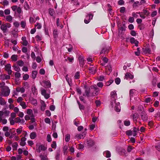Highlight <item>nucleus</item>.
I'll use <instances>...</instances> for the list:
<instances>
[{
    "label": "nucleus",
    "instance_id": "obj_1",
    "mask_svg": "<svg viewBox=\"0 0 160 160\" xmlns=\"http://www.w3.org/2000/svg\"><path fill=\"white\" fill-rule=\"evenodd\" d=\"M137 13L138 14L140 15V17L142 19H145L146 18L145 15L146 16H148L150 14V12L148 10L145 9L143 10L142 12H138Z\"/></svg>",
    "mask_w": 160,
    "mask_h": 160
},
{
    "label": "nucleus",
    "instance_id": "obj_2",
    "mask_svg": "<svg viewBox=\"0 0 160 160\" xmlns=\"http://www.w3.org/2000/svg\"><path fill=\"white\" fill-rule=\"evenodd\" d=\"M111 104L113 107V102L115 101L117 98V94L115 91L112 92L111 93Z\"/></svg>",
    "mask_w": 160,
    "mask_h": 160
},
{
    "label": "nucleus",
    "instance_id": "obj_3",
    "mask_svg": "<svg viewBox=\"0 0 160 160\" xmlns=\"http://www.w3.org/2000/svg\"><path fill=\"white\" fill-rule=\"evenodd\" d=\"M11 27V25L9 23H6L2 24L0 27L2 31L3 32H6L8 28H10Z\"/></svg>",
    "mask_w": 160,
    "mask_h": 160
},
{
    "label": "nucleus",
    "instance_id": "obj_4",
    "mask_svg": "<svg viewBox=\"0 0 160 160\" xmlns=\"http://www.w3.org/2000/svg\"><path fill=\"white\" fill-rule=\"evenodd\" d=\"M141 117L142 120L144 121H146L148 119V116L147 114L144 111H143L141 113Z\"/></svg>",
    "mask_w": 160,
    "mask_h": 160
},
{
    "label": "nucleus",
    "instance_id": "obj_5",
    "mask_svg": "<svg viewBox=\"0 0 160 160\" xmlns=\"http://www.w3.org/2000/svg\"><path fill=\"white\" fill-rule=\"evenodd\" d=\"M11 68V64L9 63H8L5 66V70L7 72L9 75L11 74L12 72Z\"/></svg>",
    "mask_w": 160,
    "mask_h": 160
},
{
    "label": "nucleus",
    "instance_id": "obj_6",
    "mask_svg": "<svg viewBox=\"0 0 160 160\" xmlns=\"http://www.w3.org/2000/svg\"><path fill=\"white\" fill-rule=\"evenodd\" d=\"M10 92V90L8 88H7L3 90L1 94L4 96L7 97L9 95Z\"/></svg>",
    "mask_w": 160,
    "mask_h": 160
},
{
    "label": "nucleus",
    "instance_id": "obj_7",
    "mask_svg": "<svg viewBox=\"0 0 160 160\" xmlns=\"http://www.w3.org/2000/svg\"><path fill=\"white\" fill-rule=\"evenodd\" d=\"M110 49V47H107L105 46H104L102 48V50L100 52V54H101L102 53H104L105 54L108 53Z\"/></svg>",
    "mask_w": 160,
    "mask_h": 160
},
{
    "label": "nucleus",
    "instance_id": "obj_8",
    "mask_svg": "<svg viewBox=\"0 0 160 160\" xmlns=\"http://www.w3.org/2000/svg\"><path fill=\"white\" fill-rule=\"evenodd\" d=\"M91 89H93L94 90H95V92H92L91 94V95L92 96H95L97 95V93L99 90H98V88H97V86L95 85L93 86H91Z\"/></svg>",
    "mask_w": 160,
    "mask_h": 160
},
{
    "label": "nucleus",
    "instance_id": "obj_9",
    "mask_svg": "<svg viewBox=\"0 0 160 160\" xmlns=\"http://www.w3.org/2000/svg\"><path fill=\"white\" fill-rule=\"evenodd\" d=\"M46 149L47 148L44 145H41L38 146L36 150L37 152L40 153L41 151H45Z\"/></svg>",
    "mask_w": 160,
    "mask_h": 160
},
{
    "label": "nucleus",
    "instance_id": "obj_10",
    "mask_svg": "<svg viewBox=\"0 0 160 160\" xmlns=\"http://www.w3.org/2000/svg\"><path fill=\"white\" fill-rule=\"evenodd\" d=\"M85 88V92L83 94V96L89 97L90 96V88H87L86 87Z\"/></svg>",
    "mask_w": 160,
    "mask_h": 160
},
{
    "label": "nucleus",
    "instance_id": "obj_11",
    "mask_svg": "<svg viewBox=\"0 0 160 160\" xmlns=\"http://www.w3.org/2000/svg\"><path fill=\"white\" fill-rule=\"evenodd\" d=\"M87 144L88 148L92 147L94 144V142L93 140L91 139H87Z\"/></svg>",
    "mask_w": 160,
    "mask_h": 160
},
{
    "label": "nucleus",
    "instance_id": "obj_12",
    "mask_svg": "<svg viewBox=\"0 0 160 160\" xmlns=\"http://www.w3.org/2000/svg\"><path fill=\"white\" fill-rule=\"evenodd\" d=\"M86 132H84L82 134H77L75 136V137L78 139L83 138L85 136Z\"/></svg>",
    "mask_w": 160,
    "mask_h": 160
},
{
    "label": "nucleus",
    "instance_id": "obj_13",
    "mask_svg": "<svg viewBox=\"0 0 160 160\" xmlns=\"http://www.w3.org/2000/svg\"><path fill=\"white\" fill-rule=\"evenodd\" d=\"M112 71L111 66L110 64L107 65L106 67V72L107 74L109 75Z\"/></svg>",
    "mask_w": 160,
    "mask_h": 160
},
{
    "label": "nucleus",
    "instance_id": "obj_14",
    "mask_svg": "<svg viewBox=\"0 0 160 160\" xmlns=\"http://www.w3.org/2000/svg\"><path fill=\"white\" fill-rule=\"evenodd\" d=\"M134 76L130 73H126L124 79H132L133 78Z\"/></svg>",
    "mask_w": 160,
    "mask_h": 160
},
{
    "label": "nucleus",
    "instance_id": "obj_15",
    "mask_svg": "<svg viewBox=\"0 0 160 160\" xmlns=\"http://www.w3.org/2000/svg\"><path fill=\"white\" fill-rule=\"evenodd\" d=\"M42 83L44 84V86H46L47 88H49L51 87V83L49 80H44L42 81Z\"/></svg>",
    "mask_w": 160,
    "mask_h": 160
},
{
    "label": "nucleus",
    "instance_id": "obj_16",
    "mask_svg": "<svg viewBox=\"0 0 160 160\" xmlns=\"http://www.w3.org/2000/svg\"><path fill=\"white\" fill-rule=\"evenodd\" d=\"M10 77L9 75H7L5 74L1 75L0 76V79L2 80H4L5 79H10Z\"/></svg>",
    "mask_w": 160,
    "mask_h": 160
},
{
    "label": "nucleus",
    "instance_id": "obj_17",
    "mask_svg": "<svg viewBox=\"0 0 160 160\" xmlns=\"http://www.w3.org/2000/svg\"><path fill=\"white\" fill-rule=\"evenodd\" d=\"M41 94L46 99H48L50 97L49 94L46 93V91L45 89L41 90Z\"/></svg>",
    "mask_w": 160,
    "mask_h": 160
},
{
    "label": "nucleus",
    "instance_id": "obj_18",
    "mask_svg": "<svg viewBox=\"0 0 160 160\" xmlns=\"http://www.w3.org/2000/svg\"><path fill=\"white\" fill-rule=\"evenodd\" d=\"M130 42L132 44H134L136 46H138V42L135 40V38H131L130 39Z\"/></svg>",
    "mask_w": 160,
    "mask_h": 160
},
{
    "label": "nucleus",
    "instance_id": "obj_19",
    "mask_svg": "<svg viewBox=\"0 0 160 160\" xmlns=\"http://www.w3.org/2000/svg\"><path fill=\"white\" fill-rule=\"evenodd\" d=\"M115 110L117 112H119L121 110V107L120 105V103L118 102L116 104L115 107Z\"/></svg>",
    "mask_w": 160,
    "mask_h": 160
},
{
    "label": "nucleus",
    "instance_id": "obj_20",
    "mask_svg": "<svg viewBox=\"0 0 160 160\" xmlns=\"http://www.w3.org/2000/svg\"><path fill=\"white\" fill-rule=\"evenodd\" d=\"M16 91L17 92H21L22 93H23L25 92V90L23 87H18L16 88Z\"/></svg>",
    "mask_w": 160,
    "mask_h": 160
},
{
    "label": "nucleus",
    "instance_id": "obj_21",
    "mask_svg": "<svg viewBox=\"0 0 160 160\" xmlns=\"http://www.w3.org/2000/svg\"><path fill=\"white\" fill-rule=\"evenodd\" d=\"M78 60L79 62V63L82 66L84 64V60L83 59V58L82 57L80 56L78 57Z\"/></svg>",
    "mask_w": 160,
    "mask_h": 160
},
{
    "label": "nucleus",
    "instance_id": "obj_22",
    "mask_svg": "<svg viewBox=\"0 0 160 160\" xmlns=\"http://www.w3.org/2000/svg\"><path fill=\"white\" fill-rule=\"evenodd\" d=\"M22 44L24 46H26L28 44V42L26 40V38L25 37H23L22 38Z\"/></svg>",
    "mask_w": 160,
    "mask_h": 160
},
{
    "label": "nucleus",
    "instance_id": "obj_23",
    "mask_svg": "<svg viewBox=\"0 0 160 160\" xmlns=\"http://www.w3.org/2000/svg\"><path fill=\"white\" fill-rule=\"evenodd\" d=\"M26 140V138L24 137H23L21 139V141L20 142V145L22 146H24L26 144L25 141Z\"/></svg>",
    "mask_w": 160,
    "mask_h": 160
},
{
    "label": "nucleus",
    "instance_id": "obj_24",
    "mask_svg": "<svg viewBox=\"0 0 160 160\" xmlns=\"http://www.w3.org/2000/svg\"><path fill=\"white\" fill-rule=\"evenodd\" d=\"M36 136V133L35 132H32L30 134V137L31 139H34Z\"/></svg>",
    "mask_w": 160,
    "mask_h": 160
},
{
    "label": "nucleus",
    "instance_id": "obj_25",
    "mask_svg": "<svg viewBox=\"0 0 160 160\" xmlns=\"http://www.w3.org/2000/svg\"><path fill=\"white\" fill-rule=\"evenodd\" d=\"M89 70L90 71V72L92 74H93L95 73L96 72V68L94 67H91L89 68Z\"/></svg>",
    "mask_w": 160,
    "mask_h": 160
},
{
    "label": "nucleus",
    "instance_id": "obj_26",
    "mask_svg": "<svg viewBox=\"0 0 160 160\" xmlns=\"http://www.w3.org/2000/svg\"><path fill=\"white\" fill-rule=\"evenodd\" d=\"M6 103L5 100L2 98H0V104L1 105H4Z\"/></svg>",
    "mask_w": 160,
    "mask_h": 160
},
{
    "label": "nucleus",
    "instance_id": "obj_27",
    "mask_svg": "<svg viewBox=\"0 0 160 160\" xmlns=\"http://www.w3.org/2000/svg\"><path fill=\"white\" fill-rule=\"evenodd\" d=\"M32 91L33 94L35 95V94H37V89L36 88V87L34 86H32Z\"/></svg>",
    "mask_w": 160,
    "mask_h": 160
},
{
    "label": "nucleus",
    "instance_id": "obj_28",
    "mask_svg": "<svg viewBox=\"0 0 160 160\" xmlns=\"http://www.w3.org/2000/svg\"><path fill=\"white\" fill-rule=\"evenodd\" d=\"M133 118L134 121L137 122V119L138 116V115L137 113H135L133 115Z\"/></svg>",
    "mask_w": 160,
    "mask_h": 160
},
{
    "label": "nucleus",
    "instance_id": "obj_29",
    "mask_svg": "<svg viewBox=\"0 0 160 160\" xmlns=\"http://www.w3.org/2000/svg\"><path fill=\"white\" fill-rule=\"evenodd\" d=\"M12 18L10 15H8L6 16V20L7 21L10 22H12Z\"/></svg>",
    "mask_w": 160,
    "mask_h": 160
},
{
    "label": "nucleus",
    "instance_id": "obj_30",
    "mask_svg": "<svg viewBox=\"0 0 160 160\" xmlns=\"http://www.w3.org/2000/svg\"><path fill=\"white\" fill-rule=\"evenodd\" d=\"M0 3L4 6H7L9 4V2L8 0H4L1 2Z\"/></svg>",
    "mask_w": 160,
    "mask_h": 160
},
{
    "label": "nucleus",
    "instance_id": "obj_31",
    "mask_svg": "<svg viewBox=\"0 0 160 160\" xmlns=\"http://www.w3.org/2000/svg\"><path fill=\"white\" fill-rule=\"evenodd\" d=\"M13 67L14 68V69L15 71L17 72H19L20 71V68L18 66H16L15 65H14Z\"/></svg>",
    "mask_w": 160,
    "mask_h": 160
},
{
    "label": "nucleus",
    "instance_id": "obj_32",
    "mask_svg": "<svg viewBox=\"0 0 160 160\" xmlns=\"http://www.w3.org/2000/svg\"><path fill=\"white\" fill-rule=\"evenodd\" d=\"M37 74V72L36 71H33L32 72V76L33 79H35Z\"/></svg>",
    "mask_w": 160,
    "mask_h": 160
},
{
    "label": "nucleus",
    "instance_id": "obj_33",
    "mask_svg": "<svg viewBox=\"0 0 160 160\" xmlns=\"http://www.w3.org/2000/svg\"><path fill=\"white\" fill-rule=\"evenodd\" d=\"M106 153V157L107 158H110L111 156L110 152L108 151H107L104 152Z\"/></svg>",
    "mask_w": 160,
    "mask_h": 160
},
{
    "label": "nucleus",
    "instance_id": "obj_34",
    "mask_svg": "<svg viewBox=\"0 0 160 160\" xmlns=\"http://www.w3.org/2000/svg\"><path fill=\"white\" fill-rule=\"evenodd\" d=\"M24 8L26 10H28L29 8V5L27 2H25L24 5Z\"/></svg>",
    "mask_w": 160,
    "mask_h": 160
},
{
    "label": "nucleus",
    "instance_id": "obj_35",
    "mask_svg": "<svg viewBox=\"0 0 160 160\" xmlns=\"http://www.w3.org/2000/svg\"><path fill=\"white\" fill-rule=\"evenodd\" d=\"M17 55H13L11 57V59L14 61H16L17 60Z\"/></svg>",
    "mask_w": 160,
    "mask_h": 160
},
{
    "label": "nucleus",
    "instance_id": "obj_36",
    "mask_svg": "<svg viewBox=\"0 0 160 160\" xmlns=\"http://www.w3.org/2000/svg\"><path fill=\"white\" fill-rule=\"evenodd\" d=\"M46 107V105L45 104L44 102H43L42 104V105L41 106V110L42 111H44L45 109V108Z\"/></svg>",
    "mask_w": 160,
    "mask_h": 160
},
{
    "label": "nucleus",
    "instance_id": "obj_37",
    "mask_svg": "<svg viewBox=\"0 0 160 160\" xmlns=\"http://www.w3.org/2000/svg\"><path fill=\"white\" fill-rule=\"evenodd\" d=\"M20 105L22 106V108L23 109L26 108L27 106L25 103L24 102H21L20 103Z\"/></svg>",
    "mask_w": 160,
    "mask_h": 160
},
{
    "label": "nucleus",
    "instance_id": "obj_38",
    "mask_svg": "<svg viewBox=\"0 0 160 160\" xmlns=\"http://www.w3.org/2000/svg\"><path fill=\"white\" fill-rule=\"evenodd\" d=\"M18 65L20 66H22L24 65V62L22 60H19L17 62Z\"/></svg>",
    "mask_w": 160,
    "mask_h": 160
},
{
    "label": "nucleus",
    "instance_id": "obj_39",
    "mask_svg": "<svg viewBox=\"0 0 160 160\" xmlns=\"http://www.w3.org/2000/svg\"><path fill=\"white\" fill-rule=\"evenodd\" d=\"M70 134H67L65 136V140L66 142H68L69 141L70 139Z\"/></svg>",
    "mask_w": 160,
    "mask_h": 160
},
{
    "label": "nucleus",
    "instance_id": "obj_40",
    "mask_svg": "<svg viewBox=\"0 0 160 160\" xmlns=\"http://www.w3.org/2000/svg\"><path fill=\"white\" fill-rule=\"evenodd\" d=\"M40 157L41 158V160H48L47 157L46 156L41 155Z\"/></svg>",
    "mask_w": 160,
    "mask_h": 160
},
{
    "label": "nucleus",
    "instance_id": "obj_41",
    "mask_svg": "<svg viewBox=\"0 0 160 160\" xmlns=\"http://www.w3.org/2000/svg\"><path fill=\"white\" fill-rule=\"evenodd\" d=\"M36 40L37 41H40L42 40V37L39 35H37L35 37Z\"/></svg>",
    "mask_w": 160,
    "mask_h": 160
},
{
    "label": "nucleus",
    "instance_id": "obj_42",
    "mask_svg": "<svg viewBox=\"0 0 160 160\" xmlns=\"http://www.w3.org/2000/svg\"><path fill=\"white\" fill-rule=\"evenodd\" d=\"M135 92V90L134 89H132L130 90L129 92L130 97L132 96Z\"/></svg>",
    "mask_w": 160,
    "mask_h": 160
},
{
    "label": "nucleus",
    "instance_id": "obj_43",
    "mask_svg": "<svg viewBox=\"0 0 160 160\" xmlns=\"http://www.w3.org/2000/svg\"><path fill=\"white\" fill-rule=\"evenodd\" d=\"M126 8L125 7H122L120 8V12L121 13H124L125 12Z\"/></svg>",
    "mask_w": 160,
    "mask_h": 160
},
{
    "label": "nucleus",
    "instance_id": "obj_44",
    "mask_svg": "<svg viewBox=\"0 0 160 160\" xmlns=\"http://www.w3.org/2000/svg\"><path fill=\"white\" fill-rule=\"evenodd\" d=\"M49 13L51 16H53L55 13V12L53 9H49Z\"/></svg>",
    "mask_w": 160,
    "mask_h": 160
},
{
    "label": "nucleus",
    "instance_id": "obj_45",
    "mask_svg": "<svg viewBox=\"0 0 160 160\" xmlns=\"http://www.w3.org/2000/svg\"><path fill=\"white\" fill-rule=\"evenodd\" d=\"M115 81L116 83L118 85L120 83L121 80L120 78H117L115 79Z\"/></svg>",
    "mask_w": 160,
    "mask_h": 160
},
{
    "label": "nucleus",
    "instance_id": "obj_46",
    "mask_svg": "<svg viewBox=\"0 0 160 160\" xmlns=\"http://www.w3.org/2000/svg\"><path fill=\"white\" fill-rule=\"evenodd\" d=\"M80 75H79V72H77L74 76V78L76 79H79V78Z\"/></svg>",
    "mask_w": 160,
    "mask_h": 160
},
{
    "label": "nucleus",
    "instance_id": "obj_47",
    "mask_svg": "<svg viewBox=\"0 0 160 160\" xmlns=\"http://www.w3.org/2000/svg\"><path fill=\"white\" fill-rule=\"evenodd\" d=\"M53 34L55 38H56L58 37V31L57 30H54L53 31Z\"/></svg>",
    "mask_w": 160,
    "mask_h": 160
},
{
    "label": "nucleus",
    "instance_id": "obj_48",
    "mask_svg": "<svg viewBox=\"0 0 160 160\" xmlns=\"http://www.w3.org/2000/svg\"><path fill=\"white\" fill-rule=\"evenodd\" d=\"M57 146L56 143L55 141H53L52 144H51V147L52 148L55 149Z\"/></svg>",
    "mask_w": 160,
    "mask_h": 160
},
{
    "label": "nucleus",
    "instance_id": "obj_49",
    "mask_svg": "<svg viewBox=\"0 0 160 160\" xmlns=\"http://www.w3.org/2000/svg\"><path fill=\"white\" fill-rule=\"evenodd\" d=\"M18 146V144L16 142H14L12 144V148L14 149H16Z\"/></svg>",
    "mask_w": 160,
    "mask_h": 160
},
{
    "label": "nucleus",
    "instance_id": "obj_50",
    "mask_svg": "<svg viewBox=\"0 0 160 160\" xmlns=\"http://www.w3.org/2000/svg\"><path fill=\"white\" fill-rule=\"evenodd\" d=\"M35 27L37 28L38 29H40L41 28L42 25L40 23H37V24L35 25Z\"/></svg>",
    "mask_w": 160,
    "mask_h": 160
},
{
    "label": "nucleus",
    "instance_id": "obj_51",
    "mask_svg": "<svg viewBox=\"0 0 160 160\" xmlns=\"http://www.w3.org/2000/svg\"><path fill=\"white\" fill-rule=\"evenodd\" d=\"M119 5H121L124 4V2L123 0H120L118 2Z\"/></svg>",
    "mask_w": 160,
    "mask_h": 160
},
{
    "label": "nucleus",
    "instance_id": "obj_52",
    "mask_svg": "<svg viewBox=\"0 0 160 160\" xmlns=\"http://www.w3.org/2000/svg\"><path fill=\"white\" fill-rule=\"evenodd\" d=\"M151 50L149 48H146L144 50V52L146 53H149Z\"/></svg>",
    "mask_w": 160,
    "mask_h": 160
},
{
    "label": "nucleus",
    "instance_id": "obj_53",
    "mask_svg": "<svg viewBox=\"0 0 160 160\" xmlns=\"http://www.w3.org/2000/svg\"><path fill=\"white\" fill-rule=\"evenodd\" d=\"M157 82V80H156V78H154L152 80V85L153 86H156V84Z\"/></svg>",
    "mask_w": 160,
    "mask_h": 160
},
{
    "label": "nucleus",
    "instance_id": "obj_54",
    "mask_svg": "<svg viewBox=\"0 0 160 160\" xmlns=\"http://www.w3.org/2000/svg\"><path fill=\"white\" fill-rule=\"evenodd\" d=\"M13 25L15 27L18 28L19 26V23L18 22L15 21L14 22Z\"/></svg>",
    "mask_w": 160,
    "mask_h": 160
},
{
    "label": "nucleus",
    "instance_id": "obj_55",
    "mask_svg": "<svg viewBox=\"0 0 160 160\" xmlns=\"http://www.w3.org/2000/svg\"><path fill=\"white\" fill-rule=\"evenodd\" d=\"M29 77V75L27 74H25L23 76V78L24 80H26Z\"/></svg>",
    "mask_w": 160,
    "mask_h": 160
},
{
    "label": "nucleus",
    "instance_id": "obj_56",
    "mask_svg": "<svg viewBox=\"0 0 160 160\" xmlns=\"http://www.w3.org/2000/svg\"><path fill=\"white\" fill-rule=\"evenodd\" d=\"M21 27L23 28H24L26 25V23L25 22L22 21L21 23Z\"/></svg>",
    "mask_w": 160,
    "mask_h": 160
},
{
    "label": "nucleus",
    "instance_id": "obj_57",
    "mask_svg": "<svg viewBox=\"0 0 160 160\" xmlns=\"http://www.w3.org/2000/svg\"><path fill=\"white\" fill-rule=\"evenodd\" d=\"M47 140L48 142H50L52 141L51 136L49 134H48L47 136Z\"/></svg>",
    "mask_w": 160,
    "mask_h": 160
},
{
    "label": "nucleus",
    "instance_id": "obj_58",
    "mask_svg": "<svg viewBox=\"0 0 160 160\" xmlns=\"http://www.w3.org/2000/svg\"><path fill=\"white\" fill-rule=\"evenodd\" d=\"M130 122L129 121H125L124 122V124L126 126H128L130 125Z\"/></svg>",
    "mask_w": 160,
    "mask_h": 160
},
{
    "label": "nucleus",
    "instance_id": "obj_59",
    "mask_svg": "<svg viewBox=\"0 0 160 160\" xmlns=\"http://www.w3.org/2000/svg\"><path fill=\"white\" fill-rule=\"evenodd\" d=\"M157 14V12L156 11H153L152 13H151V16L152 17H154Z\"/></svg>",
    "mask_w": 160,
    "mask_h": 160
},
{
    "label": "nucleus",
    "instance_id": "obj_60",
    "mask_svg": "<svg viewBox=\"0 0 160 160\" xmlns=\"http://www.w3.org/2000/svg\"><path fill=\"white\" fill-rule=\"evenodd\" d=\"M128 22L130 23L133 22L134 21V18L132 17H130L128 19Z\"/></svg>",
    "mask_w": 160,
    "mask_h": 160
},
{
    "label": "nucleus",
    "instance_id": "obj_61",
    "mask_svg": "<svg viewBox=\"0 0 160 160\" xmlns=\"http://www.w3.org/2000/svg\"><path fill=\"white\" fill-rule=\"evenodd\" d=\"M126 134L128 136L131 135L132 134V132L131 130H128L126 132Z\"/></svg>",
    "mask_w": 160,
    "mask_h": 160
},
{
    "label": "nucleus",
    "instance_id": "obj_62",
    "mask_svg": "<svg viewBox=\"0 0 160 160\" xmlns=\"http://www.w3.org/2000/svg\"><path fill=\"white\" fill-rule=\"evenodd\" d=\"M15 76L16 78H19L21 76V74L20 73L16 72L15 74Z\"/></svg>",
    "mask_w": 160,
    "mask_h": 160
},
{
    "label": "nucleus",
    "instance_id": "obj_63",
    "mask_svg": "<svg viewBox=\"0 0 160 160\" xmlns=\"http://www.w3.org/2000/svg\"><path fill=\"white\" fill-rule=\"evenodd\" d=\"M45 122L47 123L50 124L51 122L50 119L48 118H46L45 119Z\"/></svg>",
    "mask_w": 160,
    "mask_h": 160
},
{
    "label": "nucleus",
    "instance_id": "obj_64",
    "mask_svg": "<svg viewBox=\"0 0 160 160\" xmlns=\"http://www.w3.org/2000/svg\"><path fill=\"white\" fill-rule=\"evenodd\" d=\"M2 130L4 132H7L9 130V128L7 126H4Z\"/></svg>",
    "mask_w": 160,
    "mask_h": 160
}]
</instances>
